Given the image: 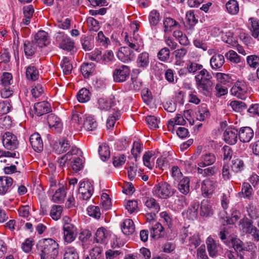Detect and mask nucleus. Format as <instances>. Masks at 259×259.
<instances>
[{"label":"nucleus","mask_w":259,"mask_h":259,"mask_svg":"<svg viewBox=\"0 0 259 259\" xmlns=\"http://www.w3.org/2000/svg\"><path fill=\"white\" fill-rule=\"evenodd\" d=\"M130 68L129 66L122 65L116 68L113 72V77L114 81L122 82L129 77Z\"/></svg>","instance_id":"obj_8"},{"label":"nucleus","mask_w":259,"mask_h":259,"mask_svg":"<svg viewBox=\"0 0 259 259\" xmlns=\"http://www.w3.org/2000/svg\"><path fill=\"white\" fill-rule=\"evenodd\" d=\"M211 78V74L205 68L198 71L195 76L197 89L205 96L208 95L210 92L212 84Z\"/></svg>","instance_id":"obj_2"},{"label":"nucleus","mask_w":259,"mask_h":259,"mask_svg":"<svg viewBox=\"0 0 259 259\" xmlns=\"http://www.w3.org/2000/svg\"><path fill=\"white\" fill-rule=\"evenodd\" d=\"M2 143L4 147L9 150H15L19 144L17 136L9 132H6L3 136Z\"/></svg>","instance_id":"obj_5"},{"label":"nucleus","mask_w":259,"mask_h":259,"mask_svg":"<svg viewBox=\"0 0 259 259\" xmlns=\"http://www.w3.org/2000/svg\"><path fill=\"white\" fill-rule=\"evenodd\" d=\"M41 259H55L58 254V244L53 239H43L37 244Z\"/></svg>","instance_id":"obj_1"},{"label":"nucleus","mask_w":259,"mask_h":259,"mask_svg":"<svg viewBox=\"0 0 259 259\" xmlns=\"http://www.w3.org/2000/svg\"><path fill=\"white\" fill-rule=\"evenodd\" d=\"M171 176L172 178L177 181H179L182 179L183 177V174L181 172L180 168L176 165L173 166L170 170Z\"/></svg>","instance_id":"obj_63"},{"label":"nucleus","mask_w":259,"mask_h":259,"mask_svg":"<svg viewBox=\"0 0 259 259\" xmlns=\"http://www.w3.org/2000/svg\"><path fill=\"white\" fill-rule=\"evenodd\" d=\"M162 17L160 13L156 10H152L149 14L148 20L151 26H156L158 25Z\"/></svg>","instance_id":"obj_39"},{"label":"nucleus","mask_w":259,"mask_h":259,"mask_svg":"<svg viewBox=\"0 0 259 259\" xmlns=\"http://www.w3.org/2000/svg\"><path fill=\"white\" fill-rule=\"evenodd\" d=\"M239 226L240 229L243 233L249 234L252 233L254 228L255 227L253 225L252 221L246 218L240 220Z\"/></svg>","instance_id":"obj_23"},{"label":"nucleus","mask_w":259,"mask_h":259,"mask_svg":"<svg viewBox=\"0 0 259 259\" xmlns=\"http://www.w3.org/2000/svg\"><path fill=\"white\" fill-rule=\"evenodd\" d=\"M88 212L90 216L96 219H99L101 216L100 208L98 206L91 205L88 209Z\"/></svg>","instance_id":"obj_64"},{"label":"nucleus","mask_w":259,"mask_h":259,"mask_svg":"<svg viewBox=\"0 0 259 259\" xmlns=\"http://www.w3.org/2000/svg\"><path fill=\"white\" fill-rule=\"evenodd\" d=\"M225 63V58L223 55L220 54H215L210 60L211 68L214 70H219Z\"/></svg>","instance_id":"obj_22"},{"label":"nucleus","mask_w":259,"mask_h":259,"mask_svg":"<svg viewBox=\"0 0 259 259\" xmlns=\"http://www.w3.org/2000/svg\"><path fill=\"white\" fill-rule=\"evenodd\" d=\"M63 231L64 241L67 244L74 241L78 234V230L74 225L63 227Z\"/></svg>","instance_id":"obj_10"},{"label":"nucleus","mask_w":259,"mask_h":259,"mask_svg":"<svg viewBox=\"0 0 259 259\" xmlns=\"http://www.w3.org/2000/svg\"><path fill=\"white\" fill-rule=\"evenodd\" d=\"M245 167L243 160L238 157H234L231 161V169L235 173L242 171Z\"/></svg>","instance_id":"obj_33"},{"label":"nucleus","mask_w":259,"mask_h":259,"mask_svg":"<svg viewBox=\"0 0 259 259\" xmlns=\"http://www.w3.org/2000/svg\"><path fill=\"white\" fill-rule=\"evenodd\" d=\"M12 78V75L10 73H3L1 79V84L3 87H10Z\"/></svg>","instance_id":"obj_61"},{"label":"nucleus","mask_w":259,"mask_h":259,"mask_svg":"<svg viewBox=\"0 0 259 259\" xmlns=\"http://www.w3.org/2000/svg\"><path fill=\"white\" fill-rule=\"evenodd\" d=\"M26 76L27 79L31 81L37 80L39 77L37 69L33 65L28 66L26 69Z\"/></svg>","instance_id":"obj_35"},{"label":"nucleus","mask_w":259,"mask_h":259,"mask_svg":"<svg viewBox=\"0 0 259 259\" xmlns=\"http://www.w3.org/2000/svg\"><path fill=\"white\" fill-rule=\"evenodd\" d=\"M37 45L33 41H26L24 44V50L25 54L27 56H32L36 50Z\"/></svg>","instance_id":"obj_50"},{"label":"nucleus","mask_w":259,"mask_h":259,"mask_svg":"<svg viewBox=\"0 0 259 259\" xmlns=\"http://www.w3.org/2000/svg\"><path fill=\"white\" fill-rule=\"evenodd\" d=\"M145 205L151 211L158 212L160 210V206L153 198H149L145 202Z\"/></svg>","instance_id":"obj_47"},{"label":"nucleus","mask_w":259,"mask_h":259,"mask_svg":"<svg viewBox=\"0 0 259 259\" xmlns=\"http://www.w3.org/2000/svg\"><path fill=\"white\" fill-rule=\"evenodd\" d=\"M131 27L133 30V36L129 37L127 33H125L124 40L130 48L139 52L144 48L143 39L138 33L139 28L136 23L132 24Z\"/></svg>","instance_id":"obj_3"},{"label":"nucleus","mask_w":259,"mask_h":259,"mask_svg":"<svg viewBox=\"0 0 259 259\" xmlns=\"http://www.w3.org/2000/svg\"><path fill=\"white\" fill-rule=\"evenodd\" d=\"M81 43L82 48L85 51L91 50L93 47L94 45L92 41L91 37L83 36L81 38Z\"/></svg>","instance_id":"obj_59"},{"label":"nucleus","mask_w":259,"mask_h":259,"mask_svg":"<svg viewBox=\"0 0 259 259\" xmlns=\"http://www.w3.org/2000/svg\"><path fill=\"white\" fill-rule=\"evenodd\" d=\"M248 28L254 38L259 37V20L255 18H249Z\"/></svg>","instance_id":"obj_26"},{"label":"nucleus","mask_w":259,"mask_h":259,"mask_svg":"<svg viewBox=\"0 0 259 259\" xmlns=\"http://www.w3.org/2000/svg\"><path fill=\"white\" fill-rule=\"evenodd\" d=\"M71 146L70 142L62 138L56 142L53 145V149L56 153L60 154L66 152Z\"/></svg>","instance_id":"obj_19"},{"label":"nucleus","mask_w":259,"mask_h":259,"mask_svg":"<svg viewBox=\"0 0 259 259\" xmlns=\"http://www.w3.org/2000/svg\"><path fill=\"white\" fill-rule=\"evenodd\" d=\"M184 243H187V245L190 248H196L200 244L201 240L198 234H195L192 236H189L187 235L185 238H183Z\"/></svg>","instance_id":"obj_25"},{"label":"nucleus","mask_w":259,"mask_h":259,"mask_svg":"<svg viewBox=\"0 0 259 259\" xmlns=\"http://www.w3.org/2000/svg\"><path fill=\"white\" fill-rule=\"evenodd\" d=\"M247 64L251 68H256L259 65V56L251 55L247 57Z\"/></svg>","instance_id":"obj_56"},{"label":"nucleus","mask_w":259,"mask_h":259,"mask_svg":"<svg viewBox=\"0 0 259 259\" xmlns=\"http://www.w3.org/2000/svg\"><path fill=\"white\" fill-rule=\"evenodd\" d=\"M170 57V51L167 48L161 49L157 54L158 59L163 62H166L168 60Z\"/></svg>","instance_id":"obj_57"},{"label":"nucleus","mask_w":259,"mask_h":259,"mask_svg":"<svg viewBox=\"0 0 259 259\" xmlns=\"http://www.w3.org/2000/svg\"><path fill=\"white\" fill-rule=\"evenodd\" d=\"M101 204L105 210H108L111 207V202L107 194L103 193L101 197Z\"/></svg>","instance_id":"obj_60"},{"label":"nucleus","mask_w":259,"mask_h":259,"mask_svg":"<svg viewBox=\"0 0 259 259\" xmlns=\"http://www.w3.org/2000/svg\"><path fill=\"white\" fill-rule=\"evenodd\" d=\"M186 121L184 119L182 115L177 114L175 117L170 119L168 121L167 124L168 130L171 132H173L175 125H184Z\"/></svg>","instance_id":"obj_30"},{"label":"nucleus","mask_w":259,"mask_h":259,"mask_svg":"<svg viewBox=\"0 0 259 259\" xmlns=\"http://www.w3.org/2000/svg\"><path fill=\"white\" fill-rule=\"evenodd\" d=\"M95 65L93 63H84L81 65L80 70L82 75L85 78H88L94 72Z\"/></svg>","instance_id":"obj_44"},{"label":"nucleus","mask_w":259,"mask_h":259,"mask_svg":"<svg viewBox=\"0 0 259 259\" xmlns=\"http://www.w3.org/2000/svg\"><path fill=\"white\" fill-rule=\"evenodd\" d=\"M149 54L146 52L140 54L137 59L136 63L139 69L134 70V72L140 73L142 70L146 69L149 65Z\"/></svg>","instance_id":"obj_11"},{"label":"nucleus","mask_w":259,"mask_h":259,"mask_svg":"<svg viewBox=\"0 0 259 259\" xmlns=\"http://www.w3.org/2000/svg\"><path fill=\"white\" fill-rule=\"evenodd\" d=\"M173 36L179 41L181 45L186 46L190 44V41L187 36L180 30L175 31Z\"/></svg>","instance_id":"obj_46"},{"label":"nucleus","mask_w":259,"mask_h":259,"mask_svg":"<svg viewBox=\"0 0 259 259\" xmlns=\"http://www.w3.org/2000/svg\"><path fill=\"white\" fill-rule=\"evenodd\" d=\"M202 168L203 167L198 166L196 170L197 174L201 175L202 177H203L212 176L217 172L215 166L208 167L204 169Z\"/></svg>","instance_id":"obj_42"},{"label":"nucleus","mask_w":259,"mask_h":259,"mask_svg":"<svg viewBox=\"0 0 259 259\" xmlns=\"http://www.w3.org/2000/svg\"><path fill=\"white\" fill-rule=\"evenodd\" d=\"M253 130L249 127L246 126L240 128L238 131V138L243 143L249 142L253 137Z\"/></svg>","instance_id":"obj_17"},{"label":"nucleus","mask_w":259,"mask_h":259,"mask_svg":"<svg viewBox=\"0 0 259 259\" xmlns=\"http://www.w3.org/2000/svg\"><path fill=\"white\" fill-rule=\"evenodd\" d=\"M108 234L107 230L103 227L99 228L95 234V240L97 243H104L106 242Z\"/></svg>","instance_id":"obj_36"},{"label":"nucleus","mask_w":259,"mask_h":259,"mask_svg":"<svg viewBox=\"0 0 259 259\" xmlns=\"http://www.w3.org/2000/svg\"><path fill=\"white\" fill-rule=\"evenodd\" d=\"M203 66L194 61H189L186 64V69L190 73L195 74L203 69Z\"/></svg>","instance_id":"obj_45"},{"label":"nucleus","mask_w":259,"mask_h":259,"mask_svg":"<svg viewBox=\"0 0 259 259\" xmlns=\"http://www.w3.org/2000/svg\"><path fill=\"white\" fill-rule=\"evenodd\" d=\"M122 231L126 235L132 234L135 229V225L132 220L126 219L121 225Z\"/></svg>","instance_id":"obj_31"},{"label":"nucleus","mask_w":259,"mask_h":259,"mask_svg":"<svg viewBox=\"0 0 259 259\" xmlns=\"http://www.w3.org/2000/svg\"><path fill=\"white\" fill-rule=\"evenodd\" d=\"M63 211V207L61 205H54L50 210V216L55 221L60 219Z\"/></svg>","instance_id":"obj_49"},{"label":"nucleus","mask_w":259,"mask_h":259,"mask_svg":"<svg viewBox=\"0 0 259 259\" xmlns=\"http://www.w3.org/2000/svg\"><path fill=\"white\" fill-rule=\"evenodd\" d=\"M146 122L151 130H155L158 128L159 121L154 116H148L146 118Z\"/></svg>","instance_id":"obj_62"},{"label":"nucleus","mask_w":259,"mask_h":259,"mask_svg":"<svg viewBox=\"0 0 259 259\" xmlns=\"http://www.w3.org/2000/svg\"><path fill=\"white\" fill-rule=\"evenodd\" d=\"M209 112L207 108L206 105L201 104L198 106V111L196 113V118L199 121H204L209 117Z\"/></svg>","instance_id":"obj_38"},{"label":"nucleus","mask_w":259,"mask_h":259,"mask_svg":"<svg viewBox=\"0 0 259 259\" xmlns=\"http://www.w3.org/2000/svg\"><path fill=\"white\" fill-rule=\"evenodd\" d=\"M238 137V131L235 128H227L224 133V138L225 142L230 145L236 143Z\"/></svg>","instance_id":"obj_14"},{"label":"nucleus","mask_w":259,"mask_h":259,"mask_svg":"<svg viewBox=\"0 0 259 259\" xmlns=\"http://www.w3.org/2000/svg\"><path fill=\"white\" fill-rule=\"evenodd\" d=\"M47 122L50 127L57 132H60L62 128V122L59 117L51 113L48 115Z\"/></svg>","instance_id":"obj_15"},{"label":"nucleus","mask_w":259,"mask_h":259,"mask_svg":"<svg viewBox=\"0 0 259 259\" xmlns=\"http://www.w3.org/2000/svg\"><path fill=\"white\" fill-rule=\"evenodd\" d=\"M118 58L123 62H127L133 60L134 54L127 47L121 48L117 54Z\"/></svg>","instance_id":"obj_20"},{"label":"nucleus","mask_w":259,"mask_h":259,"mask_svg":"<svg viewBox=\"0 0 259 259\" xmlns=\"http://www.w3.org/2000/svg\"><path fill=\"white\" fill-rule=\"evenodd\" d=\"M77 97L79 102H87L89 101L90 99V93L87 89L82 88L78 92Z\"/></svg>","instance_id":"obj_52"},{"label":"nucleus","mask_w":259,"mask_h":259,"mask_svg":"<svg viewBox=\"0 0 259 259\" xmlns=\"http://www.w3.org/2000/svg\"><path fill=\"white\" fill-rule=\"evenodd\" d=\"M215 161L216 156L213 153L205 152L200 156L197 165L201 167H205L212 165Z\"/></svg>","instance_id":"obj_13"},{"label":"nucleus","mask_w":259,"mask_h":259,"mask_svg":"<svg viewBox=\"0 0 259 259\" xmlns=\"http://www.w3.org/2000/svg\"><path fill=\"white\" fill-rule=\"evenodd\" d=\"M178 184V189L184 195H187L190 191V180L189 178L185 177L180 180Z\"/></svg>","instance_id":"obj_29"},{"label":"nucleus","mask_w":259,"mask_h":259,"mask_svg":"<svg viewBox=\"0 0 259 259\" xmlns=\"http://www.w3.org/2000/svg\"><path fill=\"white\" fill-rule=\"evenodd\" d=\"M164 32L167 33L171 31L172 28L179 25V23L174 19L167 17L163 20Z\"/></svg>","instance_id":"obj_41"},{"label":"nucleus","mask_w":259,"mask_h":259,"mask_svg":"<svg viewBox=\"0 0 259 259\" xmlns=\"http://www.w3.org/2000/svg\"><path fill=\"white\" fill-rule=\"evenodd\" d=\"M34 109L35 114L40 116L50 112L51 111V105L46 101L38 102L34 104Z\"/></svg>","instance_id":"obj_21"},{"label":"nucleus","mask_w":259,"mask_h":259,"mask_svg":"<svg viewBox=\"0 0 259 259\" xmlns=\"http://www.w3.org/2000/svg\"><path fill=\"white\" fill-rule=\"evenodd\" d=\"M155 153L152 151L146 152L143 156V163L145 166L152 169L154 166Z\"/></svg>","instance_id":"obj_37"},{"label":"nucleus","mask_w":259,"mask_h":259,"mask_svg":"<svg viewBox=\"0 0 259 259\" xmlns=\"http://www.w3.org/2000/svg\"><path fill=\"white\" fill-rule=\"evenodd\" d=\"M56 40L59 48L67 51H71L74 48V42L64 33L59 32Z\"/></svg>","instance_id":"obj_6"},{"label":"nucleus","mask_w":259,"mask_h":259,"mask_svg":"<svg viewBox=\"0 0 259 259\" xmlns=\"http://www.w3.org/2000/svg\"><path fill=\"white\" fill-rule=\"evenodd\" d=\"M211 214H212V210L210 203L207 200H202L201 203L200 214L207 217Z\"/></svg>","instance_id":"obj_48"},{"label":"nucleus","mask_w":259,"mask_h":259,"mask_svg":"<svg viewBox=\"0 0 259 259\" xmlns=\"http://www.w3.org/2000/svg\"><path fill=\"white\" fill-rule=\"evenodd\" d=\"M94 186L92 182L87 181L80 182L78 188L79 198L88 200L92 196L94 192Z\"/></svg>","instance_id":"obj_7"},{"label":"nucleus","mask_w":259,"mask_h":259,"mask_svg":"<svg viewBox=\"0 0 259 259\" xmlns=\"http://www.w3.org/2000/svg\"><path fill=\"white\" fill-rule=\"evenodd\" d=\"M252 188L249 183L244 182L242 184L241 193L243 197L250 199L252 197Z\"/></svg>","instance_id":"obj_55"},{"label":"nucleus","mask_w":259,"mask_h":259,"mask_svg":"<svg viewBox=\"0 0 259 259\" xmlns=\"http://www.w3.org/2000/svg\"><path fill=\"white\" fill-rule=\"evenodd\" d=\"M149 229L150 236L152 238L157 239L162 236L164 228L159 223L155 222V224H152L149 226Z\"/></svg>","instance_id":"obj_24"},{"label":"nucleus","mask_w":259,"mask_h":259,"mask_svg":"<svg viewBox=\"0 0 259 259\" xmlns=\"http://www.w3.org/2000/svg\"><path fill=\"white\" fill-rule=\"evenodd\" d=\"M82 117V114L79 107H76L74 110H72L71 115V120L72 122H74L77 124H80V121Z\"/></svg>","instance_id":"obj_58"},{"label":"nucleus","mask_w":259,"mask_h":259,"mask_svg":"<svg viewBox=\"0 0 259 259\" xmlns=\"http://www.w3.org/2000/svg\"><path fill=\"white\" fill-rule=\"evenodd\" d=\"M13 179L9 177H0V195H4L10 192Z\"/></svg>","instance_id":"obj_16"},{"label":"nucleus","mask_w":259,"mask_h":259,"mask_svg":"<svg viewBox=\"0 0 259 259\" xmlns=\"http://www.w3.org/2000/svg\"><path fill=\"white\" fill-rule=\"evenodd\" d=\"M29 141L32 148L35 151L39 152L43 150V142L38 133H34L31 135L29 138Z\"/></svg>","instance_id":"obj_18"},{"label":"nucleus","mask_w":259,"mask_h":259,"mask_svg":"<svg viewBox=\"0 0 259 259\" xmlns=\"http://www.w3.org/2000/svg\"><path fill=\"white\" fill-rule=\"evenodd\" d=\"M217 186V182L215 180L206 179L201 184V190L202 193L209 197L214 192Z\"/></svg>","instance_id":"obj_12"},{"label":"nucleus","mask_w":259,"mask_h":259,"mask_svg":"<svg viewBox=\"0 0 259 259\" xmlns=\"http://www.w3.org/2000/svg\"><path fill=\"white\" fill-rule=\"evenodd\" d=\"M48 41V33L45 31H39L34 36V42L39 47L46 46Z\"/></svg>","instance_id":"obj_28"},{"label":"nucleus","mask_w":259,"mask_h":259,"mask_svg":"<svg viewBox=\"0 0 259 259\" xmlns=\"http://www.w3.org/2000/svg\"><path fill=\"white\" fill-rule=\"evenodd\" d=\"M206 243L209 256L212 257H215L218 252V245L215 241L212 238L209 237L206 241Z\"/></svg>","instance_id":"obj_27"},{"label":"nucleus","mask_w":259,"mask_h":259,"mask_svg":"<svg viewBox=\"0 0 259 259\" xmlns=\"http://www.w3.org/2000/svg\"><path fill=\"white\" fill-rule=\"evenodd\" d=\"M153 195L159 198L167 199L173 196L176 190L166 182H161L155 185L153 190Z\"/></svg>","instance_id":"obj_4"},{"label":"nucleus","mask_w":259,"mask_h":259,"mask_svg":"<svg viewBox=\"0 0 259 259\" xmlns=\"http://www.w3.org/2000/svg\"><path fill=\"white\" fill-rule=\"evenodd\" d=\"M99 154L102 160L105 161L110 157V151L109 148L106 144H102L99 146Z\"/></svg>","instance_id":"obj_51"},{"label":"nucleus","mask_w":259,"mask_h":259,"mask_svg":"<svg viewBox=\"0 0 259 259\" xmlns=\"http://www.w3.org/2000/svg\"><path fill=\"white\" fill-rule=\"evenodd\" d=\"M97 126L96 120L91 116H87L83 121V127L88 131H93Z\"/></svg>","instance_id":"obj_40"},{"label":"nucleus","mask_w":259,"mask_h":259,"mask_svg":"<svg viewBox=\"0 0 259 259\" xmlns=\"http://www.w3.org/2000/svg\"><path fill=\"white\" fill-rule=\"evenodd\" d=\"M63 259H79V255L76 248L73 246H66L64 249Z\"/></svg>","instance_id":"obj_34"},{"label":"nucleus","mask_w":259,"mask_h":259,"mask_svg":"<svg viewBox=\"0 0 259 259\" xmlns=\"http://www.w3.org/2000/svg\"><path fill=\"white\" fill-rule=\"evenodd\" d=\"M70 165L75 172L79 171L83 167V160L78 157H73Z\"/></svg>","instance_id":"obj_54"},{"label":"nucleus","mask_w":259,"mask_h":259,"mask_svg":"<svg viewBox=\"0 0 259 259\" xmlns=\"http://www.w3.org/2000/svg\"><path fill=\"white\" fill-rule=\"evenodd\" d=\"M61 66L65 74L68 75L71 73L73 67L67 57L63 58Z\"/></svg>","instance_id":"obj_53"},{"label":"nucleus","mask_w":259,"mask_h":259,"mask_svg":"<svg viewBox=\"0 0 259 259\" xmlns=\"http://www.w3.org/2000/svg\"><path fill=\"white\" fill-rule=\"evenodd\" d=\"M66 191L63 186L59 187L55 190V193L53 195L52 200L57 203L62 202L66 196Z\"/></svg>","instance_id":"obj_32"},{"label":"nucleus","mask_w":259,"mask_h":259,"mask_svg":"<svg viewBox=\"0 0 259 259\" xmlns=\"http://www.w3.org/2000/svg\"><path fill=\"white\" fill-rule=\"evenodd\" d=\"M228 12L231 15L237 14L239 10L238 3L236 0H230L226 4Z\"/></svg>","instance_id":"obj_43"},{"label":"nucleus","mask_w":259,"mask_h":259,"mask_svg":"<svg viewBox=\"0 0 259 259\" xmlns=\"http://www.w3.org/2000/svg\"><path fill=\"white\" fill-rule=\"evenodd\" d=\"M247 92L246 83L243 81H237L231 89V94L236 97L245 99Z\"/></svg>","instance_id":"obj_9"}]
</instances>
